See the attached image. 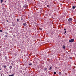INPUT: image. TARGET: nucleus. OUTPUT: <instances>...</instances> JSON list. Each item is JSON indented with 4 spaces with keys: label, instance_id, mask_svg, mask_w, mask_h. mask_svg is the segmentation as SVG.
Instances as JSON below:
<instances>
[{
    "label": "nucleus",
    "instance_id": "f257e3e1",
    "mask_svg": "<svg viewBox=\"0 0 76 76\" xmlns=\"http://www.w3.org/2000/svg\"><path fill=\"white\" fill-rule=\"evenodd\" d=\"M69 42H74V39H72L70 40H69Z\"/></svg>",
    "mask_w": 76,
    "mask_h": 76
},
{
    "label": "nucleus",
    "instance_id": "f03ea898",
    "mask_svg": "<svg viewBox=\"0 0 76 76\" xmlns=\"http://www.w3.org/2000/svg\"><path fill=\"white\" fill-rule=\"evenodd\" d=\"M73 20V19L72 18H69L68 20L69 22H71Z\"/></svg>",
    "mask_w": 76,
    "mask_h": 76
},
{
    "label": "nucleus",
    "instance_id": "7ed1b4c3",
    "mask_svg": "<svg viewBox=\"0 0 76 76\" xmlns=\"http://www.w3.org/2000/svg\"><path fill=\"white\" fill-rule=\"evenodd\" d=\"M27 7H28V5H27L26 4H25L23 6L24 8H27Z\"/></svg>",
    "mask_w": 76,
    "mask_h": 76
},
{
    "label": "nucleus",
    "instance_id": "20e7f679",
    "mask_svg": "<svg viewBox=\"0 0 76 76\" xmlns=\"http://www.w3.org/2000/svg\"><path fill=\"white\" fill-rule=\"evenodd\" d=\"M76 6H73L72 7V9H75V8H76Z\"/></svg>",
    "mask_w": 76,
    "mask_h": 76
},
{
    "label": "nucleus",
    "instance_id": "39448f33",
    "mask_svg": "<svg viewBox=\"0 0 76 76\" xmlns=\"http://www.w3.org/2000/svg\"><path fill=\"white\" fill-rule=\"evenodd\" d=\"M23 25H24V26H26V23H23Z\"/></svg>",
    "mask_w": 76,
    "mask_h": 76
},
{
    "label": "nucleus",
    "instance_id": "423d86ee",
    "mask_svg": "<svg viewBox=\"0 0 76 76\" xmlns=\"http://www.w3.org/2000/svg\"><path fill=\"white\" fill-rule=\"evenodd\" d=\"M5 60H7V57L5 56Z\"/></svg>",
    "mask_w": 76,
    "mask_h": 76
},
{
    "label": "nucleus",
    "instance_id": "0eeeda50",
    "mask_svg": "<svg viewBox=\"0 0 76 76\" xmlns=\"http://www.w3.org/2000/svg\"><path fill=\"white\" fill-rule=\"evenodd\" d=\"M12 66H10V69H12Z\"/></svg>",
    "mask_w": 76,
    "mask_h": 76
},
{
    "label": "nucleus",
    "instance_id": "6e6552de",
    "mask_svg": "<svg viewBox=\"0 0 76 76\" xmlns=\"http://www.w3.org/2000/svg\"><path fill=\"white\" fill-rule=\"evenodd\" d=\"M3 67H4V68H6V67H7V66L6 65H4Z\"/></svg>",
    "mask_w": 76,
    "mask_h": 76
},
{
    "label": "nucleus",
    "instance_id": "1a4fd4ad",
    "mask_svg": "<svg viewBox=\"0 0 76 76\" xmlns=\"http://www.w3.org/2000/svg\"><path fill=\"white\" fill-rule=\"evenodd\" d=\"M52 69V66H50V68H49V70H51Z\"/></svg>",
    "mask_w": 76,
    "mask_h": 76
},
{
    "label": "nucleus",
    "instance_id": "9d476101",
    "mask_svg": "<svg viewBox=\"0 0 76 76\" xmlns=\"http://www.w3.org/2000/svg\"><path fill=\"white\" fill-rule=\"evenodd\" d=\"M63 48H64V49H65V46L63 45Z\"/></svg>",
    "mask_w": 76,
    "mask_h": 76
},
{
    "label": "nucleus",
    "instance_id": "9b49d317",
    "mask_svg": "<svg viewBox=\"0 0 76 76\" xmlns=\"http://www.w3.org/2000/svg\"><path fill=\"white\" fill-rule=\"evenodd\" d=\"M9 76H14V74H12V75H10Z\"/></svg>",
    "mask_w": 76,
    "mask_h": 76
},
{
    "label": "nucleus",
    "instance_id": "f8f14e48",
    "mask_svg": "<svg viewBox=\"0 0 76 76\" xmlns=\"http://www.w3.org/2000/svg\"><path fill=\"white\" fill-rule=\"evenodd\" d=\"M3 0H1V3H3Z\"/></svg>",
    "mask_w": 76,
    "mask_h": 76
},
{
    "label": "nucleus",
    "instance_id": "ddd939ff",
    "mask_svg": "<svg viewBox=\"0 0 76 76\" xmlns=\"http://www.w3.org/2000/svg\"><path fill=\"white\" fill-rule=\"evenodd\" d=\"M44 70H47V68H45Z\"/></svg>",
    "mask_w": 76,
    "mask_h": 76
},
{
    "label": "nucleus",
    "instance_id": "4468645a",
    "mask_svg": "<svg viewBox=\"0 0 76 76\" xmlns=\"http://www.w3.org/2000/svg\"><path fill=\"white\" fill-rule=\"evenodd\" d=\"M59 75H61V72H59Z\"/></svg>",
    "mask_w": 76,
    "mask_h": 76
},
{
    "label": "nucleus",
    "instance_id": "2eb2a0df",
    "mask_svg": "<svg viewBox=\"0 0 76 76\" xmlns=\"http://www.w3.org/2000/svg\"><path fill=\"white\" fill-rule=\"evenodd\" d=\"M17 22H19V19H17Z\"/></svg>",
    "mask_w": 76,
    "mask_h": 76
},
{
    "label": "nucleus",
    "instance_id": "dca6fc26",
    "mask_svg": "<svg viewBox=\"0 0 76 76\" xmlns=\"http://www.w3.org/2000/svg\"><path fill=\"white\" fill-rule=\"evenodd\" d=\"M54 75H56V72H54Z\"/></svg>",
    "mask_w": 76,
    "mask_h": 76
},
{
    "label": "nucleus",
    "instance_id": "f3484780",
    "mask_svg": "<svg viewBox=\"0 0 76 76\" xmlns=\"http://www.w3.org/2000/svg\"><path fill=\"white\" fill-rule=\"evenodd\" d=\"M47 7H50V5H47Z\"/></svg>",
    "mask_w": 76,
    "mask_h": 76
},
{
    "label": "nucleus",
    "instance_id": "a211bd4d",
    "mask_svg": "<svg viewBox=\"0 0 76 76\" xmlns=\"http://www.w3.org/2000/svg\"><path fill=\"white\" fill-rule=\"evenodd\" d=\"M66 32H67L66 31H65L64 32V34H66Z\"/></svg>",
    "mask_w": 76,
    "mask_h": 76
},
{
    "label": "nucleus",
    "instance_id": "6ab92c4d",
    "mask_svg": "<svg viewBox=\"0 0 76 76\" xmlns=\"http://www.w3.org/2000/svg\"><path fill=\"white\" fill-rule=\"evenodd\" d=\"M2 30H0V31H1V32H2Z\"/></svg>",
    "mask_w": 76,
    "mask_h": 76
},
{
    "label": "nucleus",
    "instance_id": "aec40b11",
    "mask_svg": "<svg viewBox=\"0 0 76 76\" xmlns=\"http://www.w3.org/2000/svg\"><path fill=\"white\" fill-rule=\"evenodd\" d=\"M39 29H40L41 30H42V28H39Z\"/></svg>",
    "mask_w": 76,
    "mask_h": 76
},
{
    "label": "nucleus",
    "instance_id": "412c9836",
    "mask_svg": "<svg viewBox=\"0 0 76 76\" xmlns=\"http://www.w3.org/2000/svg\"><path fill=\"white\" fill-rule=\"evenodd\" d=\"M5 37H7V35H5Z\"/></svg>",
    "mask_w": 76,
    "mask_h": 76
},
{
    "label": "nucleus",
    "instance_id": "4be33fe9",
    "mask_svg": "<svg viewBox=\"0 0 76 76\" xmlns=\"http://www.w3.org/2000/svg\"><path fill=\"white\" fill-rule=\"evenodd\" d=\"M29 65H32V64H29Z\"/></svg>",
    "mask_w": 76,
    "mask_h": 76
},
{
    "label": "nucleus",
    "instance_id": "5701e85b",
    "mask_svg": "<svg viewBox=\"0 0 76 76\" xmlns=\"http://www.w3.org/2000/svg\"><path fill=\"white\" fill-rule=\"evenodd\" d=\"M1 70V69H0V70Z\"/></svg>",
    "mask_w": 76,
    "mask_h": 76
},
{
    "label": "nucleus",
    "instance_id": "b1692460",
    "mask_svg": "<svg viewBox=\"0 0 76 76\" xmlns=\"http://www.w3.org/2000/svg\"><path fill=\"white\" fill-rule=\"evenodd\" d=\"M64 30H66L65 28H64Z\"/></svg>",
    "mask_w": 76,
    "mask_h": 76
},
{
    "label": "nucleus",
    "instance_id": "393cba45",
    "mask_svg": "<svg viewBox=\"0 0 76 76\" xmlns=\"http://www.w3.org/2000/svg\"><path fill=\"white\" fill-rule=\"evenodd\" d=\"M7 22H8V21H7Z\"/></svg>",
    "mask_w": 76,
    "mask_h": 76
},
{
    "label": "nucleus",
    "instance_id": "a878e982",
    "mask_svg": "<svg viewBox=\"0 0 76 76\" xmlns=\"http://www.w3.org/2000/svg\"><path fill=\"white\" fill-rule=\"evenodd\" d=\"M60 59H59V60H60Z\"/></svg>",
    "mask_w": 76,
    "mask_h": 76
}]
</instances>
